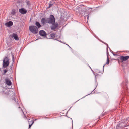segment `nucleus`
I'll use <instances>...</instances> for the list:
<instances>
[{"mask_svg": "<svg viewBox=\"0 0 129 129\" xmlns=\"http://www.w3.org/2000/svg\"><path fill=\"white\" fill-rule=\"evenodd\" d=\"M9 60L8 58L6 57L3 60V66L4 68H6L9 64Z\"/></svg>", "mask_w": 129, "mask_h": 129, "instance_id": "nucleus-3", "label": "nucleus"}, {"mask_svg": "<svg viewBox=\"0 0 129 129\" xmlns=\"http://www.w3.org/2000/svg\"><path fill=\"white\" fill-rule=\"evenodd\" d=\"M49 6L47 8H49L51 7L54 4L53 3H49Z\"/></svg>", "mask_w": 129, "mask_h": 129, "instance_id": "nucleus-15", "label": "nucleus"}, {"mask_svg": "<svg viewBox=\"0 0 129 129\" xmlns=\"http://www.w3.org/2000/svg\"><path fill=\"white\" fill-rule=\"evenodd\" d=\"M48 35H50V37L48 38H51L53 39H55V34L54 33H52L51 34H48Z\"/></svg>", "mask_w": 129, "mask_h": 129, "instance_id": "nucleus-11", "label": "nucleus"}, {"mask_svg": "<svg viewBox=\"0 0 129 129\" xmlns=\"http://www.w3.org/2000/svg\"><path fill=\"white\" fill-rule=\"evenodd\" d=\"M52 24L51 26V30H54L56 29L58 27V24L57 22L55 23H53Z\"/></svg>", "mask_w": 129, "mask_h": 129, "instance_id": "nucleus-4", "label": "nucleus"}, {"mask_svg": "<svg viewBox=\"0 0 129 129\" xmlns=\"http://www.w3.org/2000/svg\"><path fill=\"white\" fill-rule=\"evenodd\" d=\"M13 24V22L11 21H9L8 22H7L5 23V25L8 27H10L12 26Z\"/></svg>", "mask_w": 129, "mask_h": 129, "instance_id": "nucleus-10", "label": "nucleus"}, {"mask_svg": "<svg viewBox=\"0 0 129 129\" xmlns=\"http://www.w3.org/2000/svg\"><path fill=\"white\" fill-rule=\"evenodd\" d=\"M20 108V107H19V108Z\"/></svg>", "mask_w": 129, "mask_h": 129, "instance_id": "nucleus-26", "label": "nucleus"}, {"mask_svg": "<svg viewBox=\"0 0 129 129\" xmlns=\"http://www.w3.org/2000/svg\"><path fill=\"white\" fill-rule=\"evenodd\" d=\"M27 5L28 4V2L27 3Z\"/></svg>", "mask_w": 129, "mask_h": 129, "instance_id": "nucleus-25", "label": "nucleus"}, {"mask_svg": "<svg viewBox=\"0 0 129 129\" xmlns=\"http://www.w3.org/2000/svg\"><path fill=\"white\" fill-rule=\"evenodd\" d=\"M5 81L6 82V83L8 85L10 86L12 84V82L8 78L5 79Z\"/></svg>", "mask_w": 129, "mask_h": 129, "instance_id": "nucleus-9", "label": "nucleus"}, {"mask_svg": "<svg viewBox=\"0 0 129 129\" xmlns=\"http://www.w3.org/2000/svg\"><path fill=\"white\" fill-rule=\"evenodd\" d=\"M21 110H22L21 109ZM22 111V112H23V113L24 114V116H23L24 118V119H28L26 117V116L25 115V114H24L23 111Z\"/></svg>", "mask_w": 129, "mask_h": 129, "instance_id": "nucleus-18", "label": "nucleus"}, {"mask_svg": "<svg viewBox=\"0 0 129 129\" xmlns=\"http://www.w3.org/2000/svg\"><path fill=\"white\" fill-rule=\"evenodd\" d=\"M88 16V15H87V19H88L89 18V16Z\"/></svg>", "mask_w": 129, "mask_h": 129, "instance_id": "nucleus-22", "label": "nucleus"}, {"mask_svg": "<svg viewBox=\"0 0 129 129\" xmlns=\"http://www.w3.org/2000/svg\"><path fill=\"white\" fill-rule=\"evenodd\" d=\"M105 66V65H104V66H103V67H104V66Z\"/></svg>", "mask_w": 129, "mask_h": 129, "instance_id": "nucleus-27", "label": "nucleus"}, {"mask_svg": "<svg viewBox=\"0 0 129 129\" xmlns=\"http://www.w3.org/2000/svg\"><path fill=\"white\" fill-rule=\"evenodd\" d=\"M41 21L42 24H44L46 22V19H45L44 18H43L41 20Z\"/></svg>", "mask_w": 129, "mask_h": 129, "instance_id": "nucleus-13", "label": "nucleus"}, {"mask_svg": "<svg viewBox=\"0 0 129 129\" xmlns=\"http://www.w3.org/2000/svg\"><path fill=\"white\" fill-rule=\"evenodd\" d=\"M12 36L16 40H18L19 39L16 33H13L12 34Z\"/></svg>", "mask_w": 129, "mask_h": 129, "instance_id": "nucleus-8", "label": "nucleus"}, {"mask_svg": "<svg viewBox=\"0 0 129 129\" xmlns=\"http://www.w3.org/2000/svg\"><path fill=\"white\" fill-rule=\"evenodd\" d=\"M14 100H15V101H16V99H14Z\"/></svg>", "mask_w": 129, "mask_h": 129, "instance_id": "nucleus-24", "label": "nucleus"}, {"mask_svg": "<svg viewBox=\"0 0 129 129\" xmlns=\"http://www.w3.org/2000/svg\"><path fill=\"white\" fill-rule=\"evenodd\" d=\"M35 25L37 26L38 28H40L41 26L40 23L37 21L36 22Z\"/></svg>", "mask_w": 129, "mask_h": 129, "instance_id": "nucleus-14", "label": "nucleus"}, {"mask_svg": "<svg viewBox=\"0 0 129 129\" xmlns=\"http://www.w3.org/2000/svg\"><path fill=\"white\" fill-rule=\"evenodd\" d=\"M8 71V69H7L4 70H3V71L4 72V74H5V73H6V72Z\"/></svg>", "mask_w": 129, "mask_h": 129, "instance_id": "nucleus-19", "label": "nucleus"}, {"mask_svg": "<svg viewBox=\"0 0 129 129\" xmlns=\"http://www.w3.org/2000/svg\"><path fill=\"white\" fill-rule=\"evenodd\" d=\"M109 63V59L108 57V56H107V62L106 63V64H108Z\"/></svg>", "mask_w": 129, "mask_h": 129, "instance_id": "nucleus-17", "label": "nucleus"}, {"mask_svg": "<svg viewBox=\"0 0 129 129\" xmlns=\"http://www.w3.org/2000/svg\"><path fill=\"white\" fill-rule=\"evenodd\" d=\"M16 12L15 10V9L13 10L11 12V14L13 15H14L15 14Z\"/></svg>", "mask_w": 129, "mask_h": 129, "instance_id": "nucleus-16", "label": "nucleus"}, {"mask_svg": "<svg viewBox=\"0 0 129 129\" xmlns=\"http://www.w3.org/2000/svg\"><path fill=\"white\" fill-rule=\"evenodd\" d=\"M12 60L13 62L14 60V55H12Z\"/></svg>", "mask_w": 129, "mask_h": 129, "instance_id": "nucleus-20", "label": "nucleus"}, {"mask_svg": "<svg viewBox=\"0 0 129 129\" xmlns=\"http://www.w3.org/2000/svg\"><path fill=\"white\" fill-rule=\"evenodd\" d=\"M27 120H28V122H29V128H30L31 127L32 124L34 122V121H33V120H31V124H30V121H29L30 120V119H27Z\"/></svg>", "mask_w": 129, "mask_h": 129, "instance_id": "nucleus-12", "label": "nucleus"}, {"mask_svg": "<svg viewBox=\"0 0 129 129\" xmlns=\"http://www.w3.org/2000/svg\"><path fill=\"white\" fill-rule=\"evenodd\" d=\"M19 12L22 14H25L27 12V10L24 8H22L19 9Z\"/></svg>", "mask_w": 129, "mask_h": 129, "instance_id": "nucleus-7", "label": "nucleus"}, {"mask_svg": "<svg viewBox=\"0 0 129 129\" xmlns=\"http://www.w3.org/2000/svg\"><path fill=\"white\" fill-rule=\"evenodd\" d=\"M31 121H30V124H31Z\"/></svg>", "mask_w": 129, "mask_h": 129, "instance_id": "nucleus-23", "label": "nucleus"}, {"mask_svg": "<svg viewBox=\"0 0 129 129\" xmlns=\"http://www.w3.org/2000/svg\"><path fill=\"white\" fill-rule=\"evenodd\" d=\"M46 22L49 24L54 23L55 21V18L52 15H50L49 18L46 19Z\"/></svg>", "mask_w": 129, "mask_h": 129, "instance_id": "nucleus-1", "label": "nucleus"}, {"mask_svg": "<svg viewBox=\"0 0 129 129\" xmlns=\"http://www.w3.org/2000/svg\"><path fill=\"white\" fill-rule=\"evenodd\" d=\"M29 28L30 31L33 34H36L38 32V28L35 26H29Z\"/></svg>", "mask_w": 129, "mask_h": 129, "instance_id": "nucleus-2", "label": "nucleus"}, {"mask_svg": "<svg viewBox=\"0 0 129 129\" xmlns=\"http://www.w3.org/2000/svg\"><path fill=\"white\" fill-rule=\"evenodd\" d=\"M113 55L115 56H117V55L116 54H114L113 53Z\"/></svg>", "mask_w": 129, "mask_h": 129, "instance_id": "nucleus-21", "label": "nucleus"}, {"mask_svg": "<svg viewBox=\"0 0 129 129\" xmlns=\"http://www.w3.org/2000/svg\"><path fill=\"white\" fill-rule=\"evenodd\" d=\"M128 59H129V56H121L120 57V59L121 62L126 61Z\"/></svg>", "mask_w": 129, "mask_h": 129, "instance_id": "nucleus-5", "label": "nucleus"}, {"mask_svg": "<svg viewBox=\"0 0 129 129\" xmlns=\"http://www.w3.org/2000/svg\"><path fill=\"white\" fill-rule=\"evenodd\" d=\"M39 34L41 36L43 37H47L49 34H47L46 32L43 30H41L39 31Z\"/></svg>", "mask_w": 129, "mask_h": 129, "instance_id": "nucleus-6", "label": "nucleus"}]
</instances>
